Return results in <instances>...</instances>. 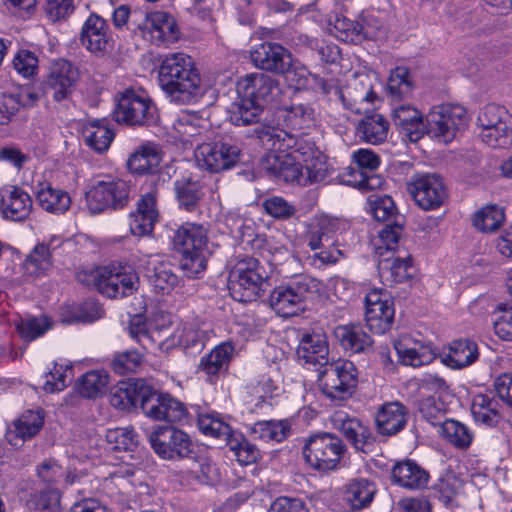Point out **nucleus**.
<instances>
[{"label": "nucleus", "mask_w": 512, "mask_h": 512, "mask_svg": "<svg viewBox=\"0 0 512 512\" xmlns=\"http://www.w3.org/2000/svg\"><path fill=\"white\" fill-rule=\"evenodd\" d=\"M258 137L267 149L263 168L285 182L304 186V163H300L302 159L296 153L301 136L278 126L265 125Z\"/></svg>", "instance_id": "obj_1"}, {"label": "nucleus", "mask_w": 512, "mask_h": 512, "mask_svg": "<svg viewBox=\"0 0 512 512\" xmlns=\"http://www.w3.org/2000/svg\"><path fill=\"white\" fill-rule=\"evenodd\" d=\"M158 84L176 104L196 103L203 94L195 63L182 52L170 53L163 58L158 69Z\"/></svg>", "instance_id": "obj_2"}, {"label": "nucleus", "mask_w": 512, "mask_h": 512, "mask_svg": "<svg viewBox=\"0 0 512 512\" xmlns=\"http://www.w3.org/2000/svg\"><path fill=\"white\" fill-rule=\"evenodd\" d=\"M237 99L228 110L229 120L236 126L256 123L263 111V104L279 93L275 79L264 73H251L241 77L236 84Z\"/></svg>", "instance_id": "obj_3"}, {"label": "nucleus", "mask_w": 512, "mask_h": 512, "mask_svg": "<svg viewBox=\"0 0 512 512\" xmlns=\"http://www.w3.org/2000/svg\"><path fill=\"white\" fill-rule=\"evenodd\" d=\"M348 228L349 224L344 219L327 214L314 216L304 234V241L312 251L308 256L309 263L317 269H322L343 259L344 253L339 248V237Z\"/></svg>", "instance_id": "obj_4"}, {"label": "nucleus", "mask_w": 512, "mask_h": 512, "mask_svg": "<svg viewBox=\"0 0 512 512\" xmlns=\"http://www.w3.org/2000/svg\"><path fill=\"white\" fill-rule=\"evenodd\" d=\"M322 283L310 276L300 275L287 284L275 287L269 297L271 308L282 317L295 316L305 310L308 301L315 299Z\"/></svg>", "instance_id": "obj_5"}, {"label": "nucleus", "mask_w": 512, "mask_h": 512, "mask_svg": "<svg viewBox=\"0 0 512 512\" xmlns=\"http://www.w3.org/2000/svg\"><path fill=\"white\" fill-rule=\"evenodd\" d=\"M85 276L86 278H80V280L94 286L109 298L131 295L137 290L139 284V277L134 267L123 262H112L96 267Z\"/></svg>", "instance_id": "obj_6"}, {"label": "nucleus", "mask_w": 512, "mask_h": 512, "mask_svg": "<svg viewBox=\"0 0 512 512\" xmlns=\"http://www.w3.org/2000/svg\"><path fill=\"white\" fill-rule=\"evenodd\" d=\"M207 241V231L200 224L185 223L175 231L173 242L182 255L180 267L188 277L205 270Z\"/></svg>", "instance_id": "obj_7"}, {"label": "nucleus", "mask_w": 512, "mask_h": 512, "mask_svg": "<svg viewBox=\"0 0 512 512\" xmlns=\"http://www.w3.org/2000/svg\"><path fill=\"white\" fill-rule=\"evenodd\" d=\"M346 452L343 441L332 433L310 436L303 446V457L309 467L327 472L336 469Z\"/></svg>", "instance_id": "obj_8"}, {"label": "nucleus", "mask_w": 512, "mask_h": 512, "mask_svg": "<svg viewBox=\"0 0 512 512\" xmlns=\"http://www.w3.org/2000/svg\"><path fill=\"white\" fill-rule=\"evenodd\" d=\"M116 122L131 126L150 125L157 120V108L143 89H125L113 111Z\"/></svg>", "instance_id": "obj_9"}, {"label": "nucleus", "mask_w": 512, "mask_h": 512, "mask_svg": "<svg viewBox=\"0 0 512 512\" xmlns=\"http://www.w3.org/2000/svg\"><path fill=\"white\" fill-rule=\"evenodd\" d=\"M468 125L466 110L460 105L434 106L427 115L426 132L440 143L451 142Z\"/></svg>", "instance_id": "obj_10"}, {"label": "nucleus", "mask_w": 512, "mask_h": 512, "mask_svg": "<svg viewBox=\"0 0 512 512\" xmlns=\"http://www.w3.org/2000/svg\"><path fill=\"white\" fill-rule=\"evenodd\" d=\"M323 393L332 400H346L354 393L358 374L355 365L339 359L324 365L319 375Z\"/></svg>", "instance_id": "obj_11"}, {"label": "nucleus", "mask_w": 512, "mask_h": 512, "mask_svg": "<svg viewBox=\"0 0 512 512\" xmlns=\"http://www.w3.org/2000/svg\"><path fill=\"white\" fill-rule=\"evenodd\" d=\"M479 136L492 148H506L512 143V115L502 106L487 105L478 115Z\"/></svg>", "instance_id": "obj_12"}, {"label": "nucleus", "mask_w": 512, "mask_h": 512, "mask_svg": "<svg viewBox=\"0 0 512 512\" xmlns=\"http://www.w3.org/2000/svg\"><path fill=\"white\" fill-rule=\"evenodd\" d=\"M265 279V271L257 259L245 258L238 261L229 275L232 297L239 302L256 299Z\"/></svg>", "instance_id": "obj_13"}, {"label": "nucleus", "mask_w": 512, "mask_h": 512, "mask_svg": "<svg viewBox=\"0 0 512 512\" xmlns=\"http://www.w3.org/2000/svg\"><path fill=\"white\" fill-rule=\"evenodd\" d=\"M129 185L123 179L104 176L98 179L86 193L87 207L91 213H101L106 209L124 207L128 202Z\"/></svg>", "instance_id": "obj_14"}, {"label": "nucleus", "mask_w": 512, "mask_h": 512, "mask_svg": "<svg viewBox=\"0 0 512 512\" xmlns=\"http://www.w3.org/2000/svg\"><path fill=\"white\" fill-rule=\"evenodd\" d=\"M240 148L231 143L206 140L194 150V159L198 168L210 173L229 170L240 161Z\"/></svg>", "instance_id": "obj_15"}, {"label": "nucleus", "mask_w": 512, "mask_h": 512, "mask_svg": "<svg viewBox=\"0 0 512 512\" xmlns=\"http://www.w3.org/2000/svg\"><path fill=\"white\" fill-rule=\"evenodd\" d=\"M407 190L415 203L425 211L438 209L447 199L443 179L433 173H418L407 182Z\"/></svg>", "instance_id": "obj_16"}, {"label": "nucleus", "mask_w": 512, "mask_h": 512, "mask_svg": "<svg viewBox=\"0 0 512 512\" xmlns=\"http://www.w3.org/2000/svg\"><path fill=\"white\" fill-rule=\"evenodd\" d=\"M133 265L144 271L152 281L154 288L163 293L172 290L178 283L177 275L157 251L140 248L132 255Z\"/></svg>", "instance_id": "obj_17"}, {"label": "nucleus", "mask_w": 512, "mask_h": 512, "mask_svg": "<svg viewBox=\"0 0 512 512\" xmlns=\"http://www.w3.org/2000/svg\"><path fill=\"white\" fill-rule=\"evenodd\" d=\"M296 153L304 163V186L313 183H327L332 179L335 166L325 154L306 136L300 137Z\"/></svg>", "instance_id": "obj_18"}, {"label": "nucleus", "mask_w": 512, "mask_h": 512, "mask_svg": "<svg viewBox=\"0 0 512 512\" xmlns=\"http://www.w3.org/2000/svg\"><path fill=\"white\" fill-rule=\"evenodd\" d=\"M154 452L163 459L183 458L192 452L188 434L173 426H157L149 434Z\"/></svg>", "instance_id": "obj_19"}, {"label": "nucleus", "mask_w": 512, "mask_h": 512, "mask_svg": "<svg viewBox=\"0 0 512 512\" xmlns=\"http://www.w3.org/2000/svg\"><path fill=\"white\" fill-rule=\"evenodd\" d=\"M395 308L391 295L382 288H373L365 296V321L375 334H384L392 327Z\"/></svg>", "instance_id": "obj_20"}, {"label": "nucleus", "mask_w": 512, "mask_h": 512, "mask_svg": "<svg viewBox=\"0 0 512 512\" xmlns=\"http://www.w3.org/2000/svg\"><path fill=\"white\" fill-rule=\"evenodd\" d=\"M138 27L143 38L156 46L167 47L180 38V31L175 19L164 11L147 13Z\"/></svg>", "instance_id": "obj_21"}, {"label": "nucleus", "mask_w": 512, "mask_h": 512, "mask_svg": "<svg viewBox=\"0 0 512 512\" xmlns=\"http://www.w3.org/2000/svg\"><path fill=\"white\" fill-rule=\"evenodd\" d=\"M140 408L147 417L156 421L183 422L186 418V409L181 402L154 390L150 385Z\"/></svg>", "instance_id": "obj_22"}, {"label": "nucleus", "mask_w": 512, "mask_h": 512, "mask_svg": "<svg viewBox=\"0 0 512 512\" xmlns=\"http://www.w3.org/2000/svg\"><path fill=\"white\" fill-rule=\"evenodd\" d=\"M330 423L356 450L364 453L371 450L374 436L370 428L361 420L350 417L344 411H335L330 416Z\"/></svg>", "instance_id": "obj_23"}, {"label": "nucleus", "mask_w": 512, "mask_h": 512, "mask_svg": "<svg viewBox=\"0 0 512 512\" xmlns=\"http://www.w3.org/2000/svg\"><path fill=\"white\" fill-rule=\"evenodd\" d=\"M171 137L184 148H196L206 140H211L214 132L207 123L196 115L183 113L173 122Z\"/></svg>", "instance_id": "obj_24"}, {"label": "nucleus", "mask_w": 512, "mask_h": 512, "mask_svg": "<svg viewBox=\"0 0 512 512\" xmlns=\"http://www.w3.org/2000/svg\"><path fill=\"white\" fill-rule=\"evenodd\" d=\"M31 196L18 186H4L0 188V214L4 219L23 221L32 211Z\"/></svg>", "instance_id": "obj_25"}, {"label": "nucleus", "mask_w": 512, "mask_h": 512, "mask_svg": "<svg viewBox=\"0 0 512 512\" xmlns=\"http://www.w3.org/2000/svg\"><path fill=\"white\" fill-rule=\"evenodd\" d=\"M157 192L149 191L138 201L137 210L129 216L130 231L135 236H144L152 232L158 220Z\"/></svg>", "instance_id": "obj_26"}, {"label": "nucleus", "mask_w": 512, "mask_h": 512, "mask_svg": "<svg viewBox=\"0 0 512 512\" xmlns=\"http://www.w3.org/2000/svg\"><path fill=\"white\" fill-rule=\"evenodd\" d=\"M44 425V413L42 410H26L6 432V439L11 446L19 448L22 444L37 435Z\"/></svg>", "instance_id": "obj_27"}, {"label": "nucleus", "mask_w": 512, "mask_h": 512, "mask_svg": "<svg viewBox=\"0 0 512 512\" xmlns=\"http://www.w3.org/2000/svg\"><path fill=\"white\" fill-rule=\"evenodd\" d=\"M344 105L355 113H361L364 104H373L377 95L373 91L372 81L367 74L354 75L341 94Z\"/></svg>", "instance_id": "obj_28"}, {"label": "nucleus", "mask_w": 512, "mask_h": 512, "mask_svg": "<svg viewBox=\"0 0 512 512\" xmlns=\"http://www.w3.org/2000/svg\"><path fill=\"white\" fill-rule=\"evenodd\" d=\"M250 57L256 67L278 73L291 64V54L283 46L272 42L255 46Z\"/></svg>", "instance_id": "obj_29"}, {"label": "nucleus", "mask_w": 512, "mask_h": 512, "mask_svg": "<svg viewBox=\"0 0 512 512\" xmlns=\"http://www.w3.org/2000/svg\"><path fill=\"white\" fill-rule=\"evenodd\" d=\"M299 360L305 365L324 366L328 363V343L326 335L321 331L302 334L297 349Z\"/></svg>", "instance_id": "obj_30"}, {"label": "nucleus", "mask_w": 512, "mask_h": 512, "mask_svg": "<svg viewBox=\"0 0 512 512\" xmlns=\"http://www.w3.org/2000/svg\"><path fill=\"white\" fill-rule=\"evenodd\" d=\"M412 260L404 250H397L380 257L378 262L379 276L384 283L394 284L407 280L411 276Z\"/></svg>", "instance_id": "obj_31"}, {"label": "nucleus", "mask_w": 512, "mask_h": 512, "mask_svg": "<svg viewBox=\"0 0 512 512\" xmlns=\"http://www.w3.org/2000/svg\"><path fill=\"white\" fill-rule=\"evenodd\" d=\"M163 159L161 147L153 142L138 146L127 159V168L133 174H154L158 171Z\"/></svg>", "instance_id": "obj_32"}, {"label": "nucleus", "mask_w": 512, "mask_h": 512, "mask_svg": "<svg viewBox=\"0 0 512 512\" xmlns=\"http://www.w3.org/2000/svg\"><path fill=\"white\" fill-rule=\"evenodd\" d=\"M407 420V409L399 401L382 404L375 415L376 429L383 436L397 434L406 426Z\"/></svg>", "instance_id": "obj_33"}, {"label": "nucleus", "mask_w": 512, "mask_h": 512, "mask_svg": "<svg viewBox=\"0 0 512 512\" xmlns=\"http://www.w3.org/2000/svg\"><path fill=\"white\" fill-rule=\"evenodd\" d=\"M78 70L67 60L54 61L49 70L47 85L54 91V99L60 101L72 91L78 80Z\"/></svg>", "instance_id": "obj_34"}, {"label": "nucleus", "mask_w": 512, "mask_h": 512, "mask_svg": "<svg viewBox=\"0 0 512 512\" xmlns=\"http://www.w3.org/2000/svg\"><path fill=\"white\" fill-rule=\"evenodd\" d=\"M146 382L142 379H129L115 385L110 394L112 406L122 411H130L141 406L145 392Z\"/></svg>", "instance_id": "obj_35"}, {"label": "nucleus", "mask_w": 512, "mask_h": 512, "mask_svg": "<svg viewBox=\"0 0 512 512\" xmlns=\"http://www.w3.org/2000/svg\"><path fill=\"white\" fill-rule=\"evenodd\" d=\"M329 31L337 39L344 42H359L364 38H378L380 33L376 31L370 20L365 25L353 21L344 15L336 14L331 20Z\"/></svg>", "instance_id": "obj_36"}, {"label": "nucleus", "mask_w": 512, "mask_h": 512, "mask_svg": "<svg viewBox=\"0 0 512 512\" xmlns=\"http://www.w3.org/2000/svg\"><path fill=\"white\" fill-rule=\"evenodd\" d=\"M209 338L207 332L202 329L196 320L179 323L173 333L164 338L163 346L166 348L182 347L184 350L202 347Z\"/></svg>", "instance_id": "obj_37"}, {"label": "nucleus", "mask_w": 512, "mask_h": 512, "mask_svg": "<svg viewBox=\"0 0 512 512\" xmlns=\"http://www.w3.org/2000/svg\"><path fill=\"white\" fill-rule=\"evenodd\" d=\"M35 197L38 205L51 214H64L71 206V197L68 192L53 187L48 182H41L35 186Z\"/></svg>", "instance_id": "obj_38"}, {"label": "nucleus", "mask_w": 512, "mask_h": 512, "mask_svg": "<svg viewBox=\"0 0 512 512\" xmlns=\"http://www.w3.org/2000/svg\"><path fill=\"white\" fill-rule=\"evenodd\" d=\"M393 480L406 489H421L429 481V473L413 460H404L396 463L392 469Z\"/></svg>", "instance_id": "obj_39"}, {"label": "nucleus", "mask_w": 512, "mask_h": 512, "mask_svg": "<svg viewBox=\"0 0 512 512\" xmlns=\"http://www.w3.org/2000/svg\"><path fill=\"white\" fill-rule=\"evenodd\" d=\"M393 121L410 141L415 142L423 135V116L422 113L409 104H401L394 107Z\"/></svg>", "instance_id": "obj_40"}, {"label": "nucleus", "mask_w": 512, "mask_h": 512, "mask_svg": "<svg viewBox=\"0 0 512 512\" xmlns=\"http://www.w3.org/2000/svg\"><path fill=\"white\" fill-rule=\"evenodd\" d=\"M235 351L232 342L225 341L215 346L208 354L201 357L197 370L209 377L226 370Z\"/></svg>", "instance_id": "obj_41"}, {"label": "nucleus", "mask_w": 512, "mask_h": 512, "mask_svg": "<svg viewBox=\"0 0 512 512\" xmlns=\"http://www.w3.org/2000/svg\"><path fill=\"white\" fill-rule=\"evenodd\" d=\"M108 25L105 19L92 14L88 17L82 27V44L91 52H101L108 44Z\"/></svg>", "instance_id": "obj_42"}, {"label": "nucleus", "mask_w": 512, "mask_h": 512, "mask_svg": "<svg viewBox=\"0 0 512 512\" xmlns=\"http://www.w3.org/2000/svg\"><path fill=\"white\" fill-rule=\"evenodd\" d=\"M478 356V347L475 342L460 339L449 345L448 352L441 357V361L451 369H462L474 363Z\"/></svg>", "instance_id": "obj_43"}, {"label": "nucleus", "mask_w": 512, "mask_h": 512, "mask_svg": "<svg viewBox=\"0 0 512 512\" xmlns=\"http://www.w3.org/2000/svg\"><path fill=\"white\" fill-rule=\"evenodd\" d=\"M62 242L60 237L51 236L47 241L38 243L25 260L24 266L27 272L35 275L46 272L52 265V252Z\"/></svg>", "instance_id": "obj_44"}, {"label": "nucleus", "mask_w": 512, "mask_h": 512, "mask_svg": "<svg viewBox=\"0 0 512 512\" xmlns=\"http://www.w3.org/2000/svg\"><path fill=\"white\" fill-rule=\"evenodd\" d=\"M335 335L345 350L353 353L365 352L371 348L373 339L360 324L338 326Z\"/></svg>", "instance_id": "obj_45"}, {"label": "nucleus", "mask_w": 512, "mask_h": 512, "mask_svg": "<svg viewBox=\"0 0 512 512\" xmlns=\"http://www.w3.org/2000/svg\"><path fill=\"white\" fill-rule=\"evenodd\" d=\"M357 130L365 142L378 145L387 139L389 122L381 114L366 115L359 122Z\"/></svg>", "instance_id": "obj_46"}, {"label": "nucleus", "mask_w": 512, "mask_h": 512, "mask_svg": "<svg viewBox=\"0 0 512 512\" xmlns=\"http://www.w3.org/2000/svg\"><path fill=\"white\" fill-rule=\"evenodd\" d=\"M376 493L375 485L366 480H355L346 486L343 499L351 510L367 507Z\"/></svg>", "instance_id": "obj_47"}, {"label": "nucleus", "mask_w": 512, "mask_h": 512, "mask_svg": "<svg viewBox=\"0 0 512 512\" xmlns=\"http://www.w3.org/2000/svg\"><path fill=\"white\" fill-rule=\"evenodd\" d=\"M278 114L284 125L294 130L309 128L313 125L315 117L314 109L305 103H293L280 109Z\"/></svg>", "instance_id": "obj_48"}, {"label": "nucleus", "mask_w": 512, "mask_h": 512, "mask_svg": "<svg viewBox=\"0 0 512 512\" xmlns=\"http://www.w3.org/2000/svg\"><path fill=\"white\" fill-rule=\"evenodd\" d=\"M83 133L86 145L99 154L106 152L114 139V132L99 120L90 122Z\"/></svg>", "instance_id": "obj_49"}, {"label": "nucleus", "mask_w": 512, "mask_h": 512, "mask_svg": "<svg viewBox=\"0 0 512 512\" xmlns=\"http://www.w3.org/2000/svg\"><path fill=\"white\" fill-rule=\"evenodd\" d=\"M290 424L286 420H269L255 423L251 429L255 438L264 442H282L290 434Z\"/></svg>", "instance_id": "obj_50"}, {"label": "nucleus", "mask_w": 512, "mask_h": 512, "mask_svg": "<svg viewBox=\"0 0 512 512\" xmlns=\"http://www.w3.org/2000/svg\"><path fill=\"white\" fill-rule=\"evenodd\" d=\"M109 384V375L103 370H92L83 374L77 383L78 392L86 398L102 395Z\"/></svg>", "instance_id": "obj_51"}, {"label": "nucleus", "mask_w": 512, "mask_h": 512, "mask_svg": "<svg viewBox=\"0 0 512 512\" xmlns=\"http://www.w3.org/2000/svg\"><path fill=\"white\" fill-rule=\"evenodd\" d=\"M128 335L143 348L149 349L155 344L163 345L164 339H158L150 325V319L145 320L140 315H135L131 318L127 327Z\"/></svg>", "instance_id": "obj_52"}, {"label": "nucleus", "mask_w": 512, "mask_h": 512, "mask_svg": "<svg viewBox=\"0 0 512 512\" xmlns=\"http://www.w3.org/2000/svg\"><path fill=\"white\" fill-rule=\"evenodd\" d=\"M439 432L449 443L460 449L469 447L473 440L470 429L453 419H445L441 423Z\"/></svg>", "instance_id": "obj_53"}, {"label": "nucleus", "mask_w": 512, "mask_h": 512, "mask_svg": "<svg viewBox=\"0 0 512 512\" xmlns=\"http://www.w3.org/2000/svg\"><path fill=\"white\" fill-rule=\"evenodd\" d=\"M402 364L412 367H420L431 363L435 358L434 350L427 344H415L413 347H396Z\"/></svg>", "instance_id": "obj_54"}, {"label": "nucleus", "mask_w": 512, "mask_h": 512, "mask_svg": "<svg viewBox=\"0 0 512 512\" xmlns=\"http://www.w3.org/2000/svg\"><path fill=\"white\" fill-rule=\"evenodd\" d=\"M199 430L206 436L229 440L233 432L228 423L215 412L201 413L198 415Z\"/></svg>", "instance_id": "obj_55"}, {"label": "nucleus", "mask_w": 512, "mask_h": 512, "mask_svg": "<svg viewBox=\"0 0 512 512\" xmlns=\"http://www.w3.org/2000/svg\"><path fill=\"white\" fill-rule=\"evenodd\" d=\"M505 220L504 211L497 205H487L477 211L473 217L474 227L484 233L494 232Z\"/></svg>", "instance_id": "obj_56"}, {"label": "nucleus", "mask_w": 512, "mask_h": 512, "mask_svg": "<svg viewBox=\"0 0 512 512\" xmlns=\"http://www.w3.org/2000/svg\"><path fill=\"white\" fill-rule=\"evenodd\" d=\"M471 412L476 422L486 426H493L499 420L496 403L483 394H478L473 398Z\"/></svg>", "instance_id": "obj_57"}, {"label": "nucleus", "mask_w": 512, "mask_h": 512, "mask_svg": "<svg viewBox=\"0 0 512 512\" xmlns=\"http://www.w3.org/2000/svg\"><path fill=\"white\" fill-rule=\"evenodd\" d=\"M16 330L20 337L26 341H33L44 335L51 327L52 323L45 317L20 318L16 323Z\"/></svg>", "instance_id": "obj_58"}, {"label": "nucleus", "mask_w": 512, "mask_h": 512, "mask_svg": "<svg viewBox=\"0 0 512 512\" xmlns=\"http://www.w3.org/2000/svg\"><path fill=\"white\" fill-rule=\"evenodd\" d=\"M73 378L72 366L56 363L51 371L44 375L43 389L49 393L62 391Z\"/></svg>", "instance_id": "obj_59"}, {"label": "nucleus", "mask_w": 512, "mask_h": 512, "mask_svg": "<svg viewBox=\"0 0 512 512\" xmlns=\"http://www.w3.org/2000/svg\"><path fill=\"white\" fill-rule=\"evenodd\" d=\"M287 83L296 90L306 89L316 82L317 77L312 75L308 69L291 57V64L286 65L283 71Z\"/></svg>", "instance_id": "obj_60"}, {"label": "nucleus", "mask_w": 512, "mask_h": 512, "mask_svg": "<svg viewBox=\"0 0 512 512\" xmlns=\"http://www.w3.org/2000/svg\"><path fill=\"white\" fill-rule=\"evenodd\" d=\"M463 489L462 480L453 472L443 474L434 485L437 497L444 503H451Z\"/></svg>", "instance_id": "obj_61"}, {"label": "nucleus", "mask_w": 512, "mask_h": 512, "mask_svg": "<svg viewBox=\"0 0 512 512\" xmlns=\"http://www.w3.org/2000/svg\"><path fill=\"white\" fill-rule=\"evenodd\" d=\"M106 440L111 449L118 451L133 450L138 444L137 434L132 427L108 429Z\"/></svg>", "instance_id": "obj_62"}, {"label": "nucleus", "mask_w": 512, "mask_h": 512, "mask_svg": "<svg viewBox=\"0 0 512 512\" xmlns=\"http://www.w3.org/2000/svg\"><path fill=\"white\" fill-rule=\"evenodd\" d=\"M369 212L377 221H393L397 217V209L393 199L388 195L371 196L368 201Z\"/></svg>", "instance_id": "obj_63"}, {"label": "nucleus", "mask_w": 512, "mask_h": 512, "mask_svg": "<svg viewBox=\"0 0 512 512\" xmlns=\"http://www.w3.org/2000/svg\"><path fill=\"white\" fill-rule=\"evenodd\" d=\"M493 326L496 335L506 341H512V307L500 303L493 311Z\"/></svg>", "instance_id": "obj_64"}]
</instances>
